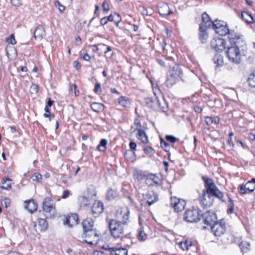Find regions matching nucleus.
<instances>
[{
    "mask_svg": "<svg viewBox=\"0 0 255 255\" xmlns=\"http://www.w3.org/2000/svg\"><path fill=\"white\" fill-rule=\"evenodd\" d=\"M228 199H229V204H228V207H234L235 204L234 203V201L228 196Z\"/></svg>",
    "mask_w": 255,
    "mask_h": 255,
    "instance_id": "obj_61",
    "label": "nucleus"
},
{
    "mask_svg": "<svg viewBox=\"0 0 255 255\" xmlns=\"http://www.w3.org/2000/svg\"><path fill=\"white\" fill-rule=\"evenodd\" d=\"M102 6L104 12H107L109 10L110 8H109V6L108 3L107 1V0H104L103 1Z\"/></svg>",
    "mask_w": 255,
    "mask_h": 255,
    "instance_id": "obj_49",
    "label": "nucleus"
},
{
    "mask_svg": "<svg viewBox=\"0 0 255 255\" xmlns=\"http://www.w3.org/2000/svg\"><path fill=\"white\" fill-rule=\"evenodd\" d=\"M129 211L128 208L122 209L117 212L119 220L111 219L108 222V226L111 234L115 239L124 236V228L123 225H127L129 221Z\"/></svg>",
    "mask_w": 255,
    "mask_h": 255,
    "instance_id": "obj_1",
    "label": "nucleus"
},
{
    "mask_svg": "<svg viewBox=\"0 0 255 255\" xmlns=\"http://www.w3.org/2000/svg\"><path fill=\"white\" fill-rule=\"evenodd\" d=\"M11 200L9 198L7 197H4L1 201V205L4 206L5 208H7L10 206Z\"/></svg>",
    "mask_w": 255,
    "mask_h": 255,
    "instance_id": "obj_44",
    "label": "nucleus"
},
{
    "mask_svg": "<svg viewBox=\"0 0 255 255\" xmlns=\"http://www.w3.org/2000/svg\"><path fill=\"white\" fill-rule=\"evenodd\" d=\"M148 182L147 184L149 185L159 186L162 184V176H149V178H146Z\"/></svg>",
    "mask_w": 255,
    "mask_h": 255,
    "instance_id": "obj_18",
    "label": "nucleus"
},
{
    "mask_svg": "<svg viewBox=\"0 0 255 255\" xmlns=\"http://www.w3.org/2000/svg\"><path fill=\"white\" fill-rule=\"evenodd\" d=\"M83 231L94 229V221L91 218H87L82 223Z\"/></svg>",
    "mask_w": 255,
    "mask_h": 255,
    "instance_id": "obj_22",
    "label": "nucleus"
},
{
    "mask_svg": "<svg viewBox=\"0 0 255 255\" xmlns=\"http://www.w3.org/2000/svg\"><path fill=\"white\" fill-rule=\"evenodd\" d=\"M1 188L3 189L8 190L11 188L12 180L8 177H5L2 181Z\"/></svg>",
    "mask_w": 255,
    "mask_h": 255,
    "instance_id": "obj_30",
    "label": "nucleus"
},
{
    "mask_svg": "<svg viewBox=\"0 0 255 255\" xmlns=\"http://www.w3.org/2000/svg\"><path fill=\"white\" fill-rule=\"evenodd\" d=\"M165 138L166 140L173 143H175L177 140V139L172 135H166Z\"/></svg>",
    "mask_w": 255,
    "mask_h": 255,
    "instance_id": "obj_51",
    "label": "nucleus"
},
{
    "mask_svg": "<svg viewBox=\"0 0 255 255\" xmlns=\"http://www.w3.org/2000/svg\"><path fill=\"white\" fill-rule=\"evenodd\" d=\"M192 246V243L190 241H188L186 240L184 242H180V246L181 247V249L184 250H188L189 247H191Z\"/></svg>",
    "mask_w": 255,
    "mask_h": 255,
    "instance_id": "obj_40",
    "label": "nucleus"
},
{
    "mask_svg": "<svg viewBox=\"0 0 255 255\" xmlns=\"http://www.w3.org/2000/svg\"><path fill=\"white\" fill-rule=\"evenodd\" d=\"M128 251L125 248H116L115 251L112 253V255H128Z\"/></svg>",
    "mask_w": 255,
    "mask_h": 255,
    "instance_id": "obj_32",
    "label": "nucleus"
},
{
    "mask_svg": "<svg viewBox=\"0 0 255 255\" xmlns=\"http://www.w3.org/2000/svg\"><path fill=\"white\" fill-rule=\"evenodd\" d=\"M170 204L175 212H179L185 209L186 203L183 199L172 197H171Z\"/></svg>",
    "mask_w": 255,
    "mask_h": 255,
    "instance_id": "obj_12",
    "label": "nucleus"
},
{
    "mask_svg": "<svg viewBox=\"0 0 255 255\" xmlns=\"http://www.w3.org/2000/svg\"><path fill=\"white\" fill-rule=\"evenodd\" d=\"M146 198L147 199L146 203L148 206H151L158 200V195L154 192H148L146 194Z\"/></svg>",
    "mask_w": 255,
    "mask_h": 255,
    "instance_id": "obj_16",
    "label": "nucleus"
},
{
    "mask_svg": "<svg viewBox=\"0 0 255 255\" xmlns=\"http://www.w3.org/2000/svg\"><path fill=\"white\" fill-rule=\"evenodd\" d=\"M202 19V22L200 24H203L204 27H212V23H213V22L210 21L209 16L207 13L205 12L203 14Z\"/></svg>",
    "mask_w": 255,
    "mask_h": 255,
    "instance_id": "obj_26",
    "label": "nucleus"
},
{
    "mask_svg": "<svg viewBox=\"0 0 255 255\" xmlns=\"http://www.w3.org/2000/svg\"><path fill=\"white\" fill-rule=\"evenodd\" d=\"M45 35V31L42 26H38L34 32V37L35 39H41Z\"/></svg>",
    "mask_w": 255,
    "mask_h": 255,
    "instance_id": "obj_25",
    "label": "nucleus"
},
{
    "mask_svg": "<svg viewBox=\"0 0 255 255\" xmlns=\"http://www.w3.org/2000/svg\"><path fill=\"white\" fill-rule=\"evenodd\" d=\"M92 109L96 112H99L102 111L104 110V106L103 104L100 103H93L91 105Z\"/></svg>",
    "mask_w": 255,
    "mask_h": 255,
    "instance_id": "obj_33",
    "label": "nucleus"
},
{
    "mask_svg": "<svg viewBox=\"0 0 255 255\" xmlns=\"http://www.w3.org/2000/svg\"><path fill=\"white\" fill-rule=\"evenodd\" d=\"M74 66L77 69H79L81 67V64L78 61H74L73 62Z\"/></svg>",
    "mask_w": 255,
    "mask_h": 255,
    "instance_id": "obj_62",
    "label": "nucleus"
},
{
    "mask_svg": "<svg viewBox=\"0 0 255 255\" xmlns=\"http://www.w3.org/2000/svg\"><path fill=\"white\" fill-rule=\"evenodd\" d=\"M159 13L161 15H168L172 13L167 3H163L159 7Z\"/></svg>",
    "mask_w": 255,
    "mask_h": 255,
    "instance_id": "obj_24",
    "label": "nucleus"
},
{
    "mask_svg": "<svg viewBox=\"0 0 255 255\" xmlns=\"http://www.w3.org/2000/svg\"><path fill=\"white\" fill-rule=\"evenodd\" d=\"M70 194V193L69 190H64L63 192L62 198L63 199H66L69 197Z\"/></svg>",
    "mask_w": 255,
    "mask_h": 255,
    "instance_id": "obj_56",
    "label": "nucleus"
},
{
    "mask_svg": "<svg viewBox=\"0 0 255 255\" xmlns=\"http://www.w3.org/2000/svg\"><path fill=\"white\" fill-rule=\"evenodd\" d=\"M119 103L124 107H128L130 105L129 101L125 97H121L119 99Z\"/></svg>",
    "mask_w": 255,
    "mask_h": 255,
    "instance_id": "obj_37",
    "label": "nucleus"
},
{
    "mask_svg": "<svg viewBox=\"0 0 255 255\" xmlns=\"http://www.w3.org/2000/svg\"><path fill=\"white\" fill-rule=\"evenodd\" d=\"M228 37L232 45H236V42L241 40L242 41H245L242 37L240 35H237L234 31H230L229 30Z\"/></svg>",
    "mask_w": 255,
    "mask_h": 255,
    "instance_id": "obj_19",
    "label": "nucleus"
},
{
    "mask_svg": "<svg viewBox=\"0 0 255 255\" xmlns=\"http://www.w3.org/2000/svg\"><path fill=\"white\" fill-rule=\"evenodd\" d=\"M213 49L217 51H222L226 48V41L221 38L214 37L211 41Z\"/></svg>",
    "mask_w": 255,
    "mask_h": 255,
    "instance_id": "obj_13",
    "label": "nucleus"
},
{
    "mask_svg": "<svg viewBox=\"0 0 255 255\" xmlns=\"http://www.w3.org/2000/svg\"><path fill=\"white\" fill-rule=\"evenodd\" d=\"M246 50V42L239 40L236 42V45H232L228 47L226 56L231 62L239 64L242 61V56L245 55Z\"/></svg>",
    "mask_w": 255,
    "mask_h": 255,
    "instance_id": "obj_2",
    "label": "nucleus"
},
{
    "mask_svg": "<svg viewBox=\"0 0 255 255\" xmlns=\"http://www.w3.org/2000/svg\"><path fill=\"white\" fill-rule=\"evenodd\" d=\"M239 246L242 252L246 253L249 250L250 244L246 241H243L240 244Z\"/></svg>",
    "mask_w": 255,
    "mask_h": 255,
    "instance_id": "obj_38",
    "label": "nucleus"
},
{
    "mask_svg": "<svg viewBox=\"0 0 255 255\" xmlns=\"http://www.w3.org/2000/svg\"><path fill=\"white\" fill-rule=\"evenodd\" d=\"M151 84L153 89V92L154 95L156 98V100L157 101L159 106L161 107V103L159 102V100H158V96L161 95V91L159 88L158 87L157 85H156V87H154V83L152 80H150Z\"/></svg>",
    "mask_w": 255,
    "mask_h": 255,
    "instance_id": "obj_28",
    "label": "nucleus"
},
{
    "mask_svg": "<svg viewBox=\"0 0 255 255\" xmlns=\"http://www.w3.org/2000/svg\"><path fill=\"white\" fill-rule=\"evenodd\" d=\"M35 230L40 232L45 231L48 227V223L45 219H39L38 224L35 225Z\"/></svg>",
    "mask_w": 255,
    "mask_h": 255,
    "instance_id": "obj_20",
    "label": "nucleus"
},
{
    "mask_svg": "<svg viewBox=\"0 0 255 255\" xmlns=\"http://www.w3.org/2000/svg\"><path fill=\"white\" fill-rule=\"evenodd\" d=\"M78 201L81 207H86L90 204V199L86 196H80L78 198Z\"/></svg>",
    "mask_w": 255,
    "mask_h": 255,
    "instance_id": "obj_31",
    "label": "nucleus"
},
{
    "mask_svg": "<svg viewBox=\"0 0 255 255\" xmlns=\"http://www.w3.org/2000/svg\"><path fill=\"white\" fill-rule=\"evenodd\" d=\"M55 5L61 12L63 11L65 9V6L62 5L58 1H55Z\"/></svg>",
    "mask_w": 255,
    "mask_h": 255,
    "instance_id": "obj_50",
    "label": "nucleus"
},
{
    "mask_svg": "<svg viewBox=\"0 0 255 255\" xmlns=\"http://www.w3.org/2000/svg\"><path fill=\"white\" fill-rule=\"evenodd\" d=\"M93 52H96L99 50V45H93L91 46Z\"/></svg>",
    "mask_w": 255,
    "mask_h": 255,
    "instance_id": "obj_63",
    "label": "nucleus"
},
{
    "mask_svg": "<svg viewBox=\"0 0 255 255\" xmlns=\"http://www.w3.org/2000/svg\"><path fill=\"white\" fill-rule=\"evenodd\" d=\"M78 216L77 214H72L71 215L67 216L64 221V224L67 225L69 227H72L76 225L78 223Z\"/></svg>",
    "mask_w": 255,
    "mask_h": 255,
    "instance_id": "obj_15",
    "label": "nucleus"
},
{
    "mask_svg": "<svg viewBox=\"0 0 255 255\" xmlns=\"http://www.w3.org/2000/svg\"><path fill=\"white\" fill-rule=\"evenodd\" d=\"M43 116L45 118H49V121H51L54 118V114H48V113H45Z\"/></svg>",
    "mask_w": 255,
    "mask_h": 255,
    "instance_id": "obj_59",
    "label": "nucleus"
},
{
    "mask_svg": "<svg viewBox=\"0 0 255 255\" xmlns=\"http://www.w3.org/2000/svg\"><path fill=\"white\" fill-rule=\"evenodd\" d=\"M199 200L204 207L212 206L214 202V199L212 198V195L206 193V188L203 190L202 195L199 196Z\"/></svg>",
    "mask_w": 255,
    "mask_h": 255,
    "instance_id": "obj_11",
    "label": "nucleus"
},
{
    "mask_svg": "<svg viewBox=\"0 0 255 255\" xmlns=\"http://www.w3.org/2000/svg\"><path fill=\"white\" fill-rule=\"evenodd\" d=\"M83 237L86 238L85 241L90 244H97L99 240V235L95 229L83 231Z\"/></svg>",
    "mask_w": 255,
    "mask_h": 255,
    "instance_id": "obj_6",
    "label": "nucleus"
},
{
    "mask_svg": "<svg viewBox=\"0 0 255 255\" xmlns=\"http://www.w3.org/2000/svg\"><path fill=\"white\" fill-rule=\"evenodd\" d=\"M160 144L161 147L163 148L165 151H168L169 150L170 147L168 143L162 138L160 140Z\"/></svg>",
    "mask_w": 255,
    "mask_h": 255,
    "instance_id": "obj_43",
    "label": "nucleus"
},
{
    "mask_svg": "<svg viewBox=\"0 0 255 255\" xmlns=\"http://www.w3.org/2000/svg\"><path fill=\"white\" fill-rule=\"evenodd\" d=\"M240 193L241 194L249 193L248 190H247V188L245 185H242L240 186Z\"/></svg>",
    "mask_w": 255,
    "mask_h": 255,
    "instance_id": "obj_48",
    "label": "nucleus"
},
{
    "mask_svg": "<svg viewBox=\"0 0 255 255\" xmlns=\"http://www.w3.org/2000/svg\"><path fill=\"white\" fill-rule=\"evenodd\" d=\"M202 179L204 181L206 193L212 195L213 198L216 197L222 202H225L223 193L218 189L211 179L207 178L206 176H202Z\"/></svg>",
    "mask_w": 255,
    "mask_h": 255,
    "instance_id": "obj_3",
    "label": "nucleus"
},
{
    "mask_svg": "<svg viewBox=\"0 0 255 255\" xmlns=\"http://www.w3.org/2000/svg\"><path fill=\"white\" fill-rule=\"evenodd\" d=\"M42 210L46 219L54 218L56 215L55 206L51 197L45 198L42 203Z\"/></svg>",
    "mask_w": 255,
    "mask_h": 255,
    "instance_id": "obj_5",
    "label": "nucleus"
},
{
    "mask_svg": "<svg viewBox=\"0 0 255 255\" xmlns=\"http://www.w3.org/2000/svg\"><path fill=\"white\" fill-rule=\"evenodd\" d=\"M144 151L147 154H151L154 150L152 147L148 146L144 148Z\"/></svg>",
    "mask_w": 255,
    "mask_h": 255,
    "instance_id": "obj_53",
    "label": "nucleus"
},
{
    "mask_svg": "<svg viewBox=\"0 0 255 255\" xmlns=\"http://www.w3.org/2000/svg\"><path fill=\"white\" fill-rule=\"evenodd\" d=\"M215 32L220 35L224 36L229 33V28L227 26L226 22L216 20L212 23L211 27Z\"/></svg>",
    "mask_w": 255,
    "mask_h": 255,
    "instance_id": "obj_7",
    "label": "nucleus"
},
{
    "mask_svg": "<svg viewBox=\"0 0 255 255\" xmlns=\"http://www.w3.org/2000/svg\"><path fill=\"white\" fill-rule=\"evenodd\" d=\"M182 74V71L180 66L178 65H175L170 70V76L174 78L177 79L180 77Z\"/></svg>",
    "mask_w": 255,
    "mask_h": 255,
    "instance_id": "obj_21",
    "label": "nucleus"
},
{
    "mask_svg": "<svg viewBox=\"0 0 255 255\" xmlns=\"http://www.w3.org/2000/svg\"><path fill=\"white\" fill-rule=\"evenodd\" d=\"M205 123L208 125H211L213 124V117H207L205 120Z\"/></svg>",
    "mask_w": 255,
    "mask_h": 255,
    "instance_id": "obj_54",
    "label": "nucleus"
},
{
    "mask_svg": "<svg viewBox=\"0 0 255 255\" xmlns=\"http://www.w3.org/2000/svg\"><path fill=\"white\" fill-rule=\"evenodd\" d=\"M214 63L217 66H219L223 64L224 62L223 57L220 55H216L214 58Z\"/></svg>",
    "mask_w": 255,
    "mask_h": 255,
    "instance_id": "obj_39",
    "label": "nucleus"
},
{
    "mask_svg": "<svg viewBox=\"0 0 255 255\" xmlns=\"http://www.w3.org/2000/svg\"><path fill=\"white\" fill-rule=\"evenodd\" d=\"M95 91L96 93H98L101 91L100 84L97 83L95 85Z\"/></svg>",
    "mask_w": 255,
    "mask_h": 255,
    "instance_id": "obj_58",
    "label": "nucleus"
},
{
    "mask_svg": "<svg viewBox=\"0 0 255 255\" xmlns=\"http://www.w3.org/2000/svg\"><path fill=\"white\" fill-rule=\"evenodd\" d=\"M10 2L15 6H19L21 4L20 0H10Z\"/></svg>",
    "mask_w": 255,
    "mask_h": 255,
    "instance_id": "obj_52",
    "label": "nucleus"
},
{
    "mask_svg": "<svg viewBox=\"0 0 255 255\" xmlns=\"http://www.w3.org/2000/svg\"><path fill=\"white\" fill-rule=\"evenodd\" d=\"M6 41L12 45L15 44L16 42L13 34H11L8 37H7L6 38Z\"/></svg>",
    "mask_w": 255,
    "mask_h": 255,
    "instance_id": "obj_46",
    "label": "nucleus"
},
{
    "mask_svg": "<svg viewBox=\"0 0 255 255\" xmlns=\"http://www.w3.org/2000/svg\"><path fill=\"white\" fill-rule=\"evenodd\" d=\"M116 248H110L108 246L107 247H104L103 249L106 251H108L110 252V255H112V253L115 251Z\"/></svg>",
    "mask_w": 255,
    "mask_h": 255,
    "instance_id": "obj_55",
    "label": "nucleus"
},
{
    "mask_svg": "<svg viewBox=\"0 0 255 255\" xmlns=\"http://www.w3.org/2000/svg\"><path fill=\"white\" fill-rule=\"evenodd\" d=\"M38 86L36 85L32 84L30 88V92L31 94H36L38 92Z\"/></svg>",
    "mask_w": 255,
    "mask_h": 255,
    "instance_id": "obj_47",
    "label": "nucleus"
},
{
    "mask_svg": "<svg viewBox=\"0 0 255 255\" xmlns=\"http://www.w3.org/2000/svg\"><path fill=\"white\" fill-rule=\"evenodd\" d=\"M245 185L247 188L249 193L253 192L255 189V178H253L251 181H248Z\"/></svg>",
    "mask_w": 255,
    "mask_h": 255,
    "instance_id": "obj_34",
    "label": "nucleus"
},
{
    "mask_svg": "<svg viewBox=\"0 0 255 255\" xmlns=\"http://www.w3.org/2000/svg\"><path fill=\"white\" fill-rule=\"evenodd\" d=\"M147 235L142 230H139L137 234V238L140 242L145 241L147 239Z\"/></svg>",
    "mask_w": 255,
    "mask_h": 255,
    "instance_id": "obj_36",
    "label": "nucleus"
},
{
    "mask_svg": "<svg viewBox=\"0 0 255 255\" xmlns=\"http://www.w3.org/2000/svg\"><path fill=\"white\" fill-rule=\"evenodd\" d=\"M206 28L207 27H204L203 24H200L199 38L202 43L205 42L208 38V33L206 31Z\"/></svg>",
    "mask_w": 255,
    "mask_h": 255,
    "instance_id": "obj_23",
    "label": "nucleus"
},
{
    "mask_svg": "<svg viewBox=\"0 0 255 255\" xmlns=\"http://www.w3.org/2000/svg\"><path fill=\"white\" fill-rule=\"evenodd\" d=\"M202 179L204 181L206 193L212 195L213 198L216 197L222 202H225L223 193L218 189L211 179L207 178L206 176H202Z\"/></svg>",
    "mask_w": 255,
    "mask_h": 255,
    "instance_id": "obj_4",
    "label": "nucleus"
},
{
    "mask_svg": "<svg viewBox=\"0 0 255 255\" xmlns=\"http://www.w3.org/2000/svg\"><path fill=\"white\" fill-rule=\"evenodd\" d=\"M248 81L251 87H255V71L250 75Z\"/></svg>",
    "mask_w": 255,
    "mask_h": 255,
    "instance_id": "obj_41",
    "label": "nucleus"
},
{
    "mask_svg": "<svg viewBox=\"0 0 255 255\" xmlns=\"http://www.w3.org/2000/svg\"><path fill=\"white\" fill-rule=\"evenodd\" d=\"M107 144V140L103 139L101 140L100 144L98 146V148L100 151H104L106 149V146Z\"/></svg>",
    "mask_w": 255,
    "mask_h": 255,
    "instance_id": "obj_42",
    "label": "nucleus"
},
{
    "mask_svg": "<svg viewBox=\"0 0 255 255\" xmlns=\"http://www.w3.org/2000/svg\"><path fill=\"white\" fill-rule=\"evenodd\" d=\"M108 19H107V17H104L101 18L100 20L101 25H104L106 24L108 22Z\"/></svg>",
    "mask_w": 255,
    "mask_h": 255,
    "instance_id": "obj_60",
    "label": "nucleus"
},
{
    "mask_svg": "<svg viewBox=\"0 0 255 255\" xmlns=\"http://www.w3.org/2000/svg\"><path fill=\"white\" fill-rule=\"evenodd\" d=\"M183 218L189 223L197 222L201 220V214L198 209H188L185 212Z\"/></svg>",
    "mask_w": 255,
    "mask_h": 255,
    "instance_id": "obj_8",
    "label": "nucleus"
},
{
    "mask_svg": "<svg viewBox=\"0 0 255 255\" xmlns=\"http://www.w3.org/2000/svg\"><path fill=\"white\" fill-rule=\"evenodd\" d=\"M24 208L26 209L29 213H33L37 210L38 204L37 202L33 199H30L24 201Z\"/></svg>",
    "mask_w": 255,
    "mask_h": 255,
    "instance_id": "obj_14",
    "label": "nucleus"
},
{
    "mask_svg": "<svg viewBox=\"0 0 255 255\" xmlns=\"http://www.w3.org/2000/svg\"><path fill=\"white\" fill-rule=\"evenodd\" d=\"M176 78L170 76V77L166 80V84L168 87H171L176 83Z\"/></svg>",
    "mask_w": 255,
    "mask_h": 255,
    "instance_id": "obj_45",
    "label": "nucleus"
},
{
    "mask_svg": "<svg viewBox=\"0 0 255 255\" xmlns=\"http://www.w3.org/2000/svg\"><path fill=\"white\" fill-rule=\"evenodd\" d=\"M211 228L212 233L216 237H221L226 231L225 223L222 221L217 222L211 227Z\"/></svg>",
    "mask_w": 255,
    "mask_h": 255,
    "instance_id": "obj_10",
    "label": "nucleus"
},
{
    "mask_svg": "<svg viewBox=\"0 0 255 255\" xmlns=\"http://www.w3.org/2000/svg\"><path fill=\"white\" fill-rule=\"evenodd\" d=\"M241 17L247 23L253 22V17L250 14L247 12H243L241 13Z\"/></svg>",
    "mask_w": 255,
    "mask_h": 255,
    "instance_id": "obj_35",
    "label": "nucleus"
},
{
    "mask_svg": "<svg viewBox=\"0 0 255 255\" xmlns=\"http://www.w3.org/2000/svg\"><path fill=\"white\" fill-rule=\"evenodd\" d=\"M118 193L117 190L109 189L107 192V199L108 200H112L117 197Z\"/></svg>",
    "mask_w": 255,
    "mask_h": 255,
    "instance_id": "obj_29",
    "label": "nucleus"
},
{
    "mask_svg": "<svg viewBox=\"0 0 255 255\" xmlns=\"http://www.w3.org/2000/svg\"><path fill=\"white\" fill-rule=\"evenodd\" d=\"M137 136L143 143H147L148 142L147 135L144 131L141 129H137Z\"/></svg>",
    "mask_w": 255,
    "mask_h": 255,
    "instance_id": "obj_27",
    "label": "nucleus"
},
{
    "mask_svg": "<svg viewBox=\"0 0 255 255\" xmlns=\"http://www.w3.org/2000/svg\"><path fill=\"white\" fill-rule=\"evenodd\" d=\"M201 218L205 224L211 227L218 222L216 214L211 211H207L204 214H201Z\"/></svg>",
    "mask_w": 255,
    "mask_h": 255,
    "instance_id": "obj_9",
    "label": "nucleus"
},
{
    "mask_svg": "<svg viewBox=\"0 0 255 255\" xmlns=\"http://www.w3.org/2000/svg\"><path fill=\"white\" fill-rule=\"evenodd\" d=\"M31 179L33 181L41 182L42 179V176H31Z\"/></svg>",
    "mask_w": 255,
    "mask_h": 255,
    "instance_id": "obj_57",
    "label": "nucleus"
},
{
    "mask_svg": "<svg viewBox=\"0 0 255 255\" xmlns=\"http://www.w3.org/2000/svg\"><path fill=\"white\" fill-rule=\"evenodd\" d=\"M92 213L93 214L99 215L102 213L104 211V205L101 202H95L93 204L92 208Z\"/></svg>",
    "mask_w": 255,
    "mask_h": 255,
    "instance_id": "obj_17",
    "label": "nucleus"
},
{
    "mask_svg": "<svg viewBox=\"0 0 255 255\" xmlns=\"http://www.w3.org/2000/svg\"><path fill=\"white\" fill-rule=\"evenodd\" d=\"M129 146L131 149L135 150L136 147V144L134 142L131 141L129 143Z\"/></svg>",
    "mask_w": 255,
    "mask_h": 255,
    "instance_id": "obj_64",
    "label": "nucleus"
}]
</instances>
